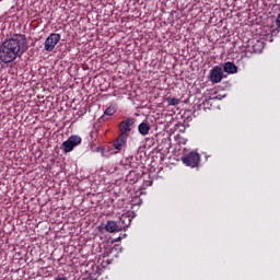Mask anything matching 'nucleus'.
Wrapping results in <instances>:
<instances>
[{
    "label": "nucleus",
    "instance_id": "8",
    "mask_svg": "<svg viewBox=\"0 0 280 280\" xmlns=\"http://www.w3.org/2000/svg\"><path fill=\"white\" fill-rule=\"evenodd\" d=\"M118 226L120 231H124V229H128L130 226V217L127 214H122L119 218Z\"/></svg>",
    "mask_w": 280,
    "mask_h": 280
},
{
    "label": "nucleus",
    "instance_id": "11",
    "mask_svg": "<svg viewBox=\"0 0 280 280\" xmlns=\"http://www.w3.org/2000/svg\"><path fill=\"white\" fill-rule=\"evenodd\" d=\"M223 70L225 73H237V66L231 61H228L224 63Z\"/></svg>",
    "mask_w": 280,
    "mask_h": 280
},
{
    "label": "nucleus",
    "instance_id": "15",
    "mask_svg": "<svg viewBox=\"0 0 280 280\" xmlns=\"http://www.w3.org/2000/svg\"><path fill=\"white\" fill-rule=\"evenodd\" d=\"M97 152H101V153H102V156H104V149L97 148Z\"/></svg>",
    "mask_w": 280,
    "mask_h": 280
},
{
    "label": "nucleus",
    "instance_id": "6",
    "mask_svg": "<svg viewBox=\"0 0 280 280\" xmlns=\"http://www.w3.org/2000/svg\"><path fill=\"white\" fill-rule=\"evenodd\" d=\"M208 80H210V82L212 84H220V82H222V80H224V71L222 70V68L220 66L213 67L210 70Z\"/></svg>",
    "mask_w": 280,
    "mask_h": 280
},
{
    "label": "nucleus",
    "instance_id": "14",
    "mask_svg": "<svg viewBox=\"0 0 280 280\" xmlns=\"http://www.w3.org/2000/svg\"><path fill=\"white\" fill-rule=\"evenodd\" d=\"M276 25H277L278 28L280 30V13H279L278 16H277Z\"/></svg>",
    "mask_w": 280,
    "mask_h": 280
},
{
    "label": "nucleus",
    "instance_id": "17",
    "mask_svg": "<svg viewBox=\"0 0 280 280\" xmlns=\"http://www.w3.org/2000/svg\"><path fill=\"white\" fill-rule=\"evenodd\" d=\"M213 100H218V96H217V97H213Z\"/></svg>",
    "mask_w": 280,
    "mask_h": 280
},
{
    "label": "nucleus",
    "instance_id": "4",
    "mask_svg": "<svg viewBox=\"0 0 280 280\" xmlns=\"http://www.w3.org/2000/svg\"><path fill=\"white\" fill-rule=\"evenodd\" d=\"M136 118L129 117L125 120H121L118 125V130L120 135H125L126 137H130L131 130L135 128Z\"/></svg>",
    "mask_w": 280,
    "mask_h": 280
},
{
    "label": "nucleus",
    "instance_id": "3",
    "mask_svg": "<svg viewBox=\"0 0 280 280\" xmlns=\"http://www.w3.org/2000/svg\"><path fill=\"white\" fill-rule=\"evenodd\" d=\"M182 162L187 167H198L200 165V153L191 151L182 158Z\"/></svg>",
    "mask_w": 280,
    "mask_h": 280
},
{
    "label": "nucleus",
    "instance_id": "1",
    "mask_svg": "<svg viewBox=\"0 0 280 280\" xmlns=\"http://www.w3.org/2000/svg\"><path fill=\"white\" fill-rule=\"evenodd\" d=\"M27 51V37L24 34H15L0 45V61L4 65L14 62Z\"/></svg>",
    "mask_w": 280,
    "mask_h": 280
},
{
    "label": "nucleus",
    "instance_id": "2",
    "mask_svg": "<svg viewBox=\"0 0 280 280\" xmlns=\"http://www.w3.org/2000/svg\"><path fill=\"white\" fill-rule=\"evenodd\" d=\"M81 143L82 137L72 135L61 143V150L65 152V154H69V152H73V150Z\"/></svg>",
    "mask_w": 280,
    "mask_h": 280
},
{
    "label": "nucleus",
    "instance_id": "5",
    "mask_svg": "<svg viewBox=\"0 0 280 280\" xmlns=\"http://www.w3.org/2000/svg\"><path fill=\"white\" fill-rule=\"evenodd\" d=\"M60 34L58 33H51L44 43V49L45 51H54V49H56V45H58L60 43Z\"/></svg>",
    "mask_w": 280,
    "mask_h": 280
},
{
    "label": "nucleus",
    "instance_id": "16",
    "mask_svg": "<svg viewBox=\"0 0 280 280\" xmlns=\"http://www.w3.org/2000/svg\"><path fill=\"white\" fill-rule=\"evenodd\" d=\"M55 280H68L67 277H62V278H57Z\"/></svg>",
    "mask_w": 280,
    "mask_h": 280
},
{
    "label": "nucleus",
    "instance_id": "12",
    "mask_svg": "<svg viewBox=\"0 0 280 280\" xmlns=\"http://www.w3.org/2000/svg\"><path fill=\"white\" fill-rule=\"evenodd\" d=\"M115 113H117V105L112 104L105 109L104 115H107V117H113Z\"/></svg>",
    "mask_w": 280,
    "mask_h": 280
},
{
    "label": "nucleus",
    "instance_id": "13",
    "mask_svg": "<svg viewBox=\"0 0 280 280\" xmlns=\"http://www.w3.org/2000/svg\"><path fill=\"white\" fill-rule=\"evenodd\" d=\"M166 102L168 106H178V104H180V100L176 97H166Z\"/></svg>",
    "mask_w": 280,
    "mask_h": 280
},
{
    "label": "nucleus",
    "instance_id": "10",
    "mask_svg": "<svg viewBox=\"0 0 280 280\" xmlns=\"http://www.w3.org/2000/svg\"><path fill=\"white\" fill-rule=\"evenodd\" d=\"M138 131L142 137H147V135H150V124L145 121L141 122L138 126Z\"/></svg>",
    "mask_w": 280,
    "mask_h": 280
},
{
    "label": "nucleus",
    "instance_id": "7",
    "mask_svg": "<svg viewBox=\"0 0 280 280\" xmlns=\"http://www.w3.org/2000/svg\"><path fill=\"white\" fill-rule=\"evenodd\" d=\"M128 145V136L120 133L116 141H114L113 143V148L115 150L121 151V150H126V147Z\"/></svg>",
    "mask_w": 280,
    "mask_h": 280
},
{
    "label": "nucleus",
    "instance_id": "9",
    "mask_svg": "<svg viewBox=\"0 0 280 280\" xmlns=\"http://www.w3.org/2000/svg\"><path fill=\"white\" fill-rule=\"evenodd\" d=\"M105 231H107V233H119V231H121V230L119 229V225L117 222L107 221V223L105 225Z\"/></svg>",
    "mask_w": 280,
    "mask_h": 280
}]
</instances>
